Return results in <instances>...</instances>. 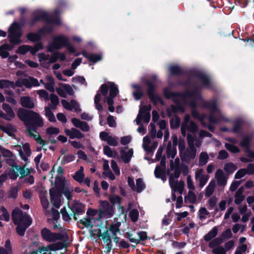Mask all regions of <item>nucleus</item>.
Here are the masks:
<instances>
[{
  "mask_svg": "<svg viewBox=\"0 0 254 254\" xmlns=\"http://www.w3.org/2000/svg\"><path fill=\"white\" fill-rule=\"evenodd\" d=\"M17 115L20 121L23 122L26 127L34 132H37L39 127L44 125V121L40 115L31 110L20 108L18 109Z\"/></svg>",
  "mask_w": 254,
  "mask_h": 254,
  "instance_id": "obj_1",
  "label": "nucleus"
},
{
  "mask_svg": "<svg viewBox=\"0 0 254 254\" xmlns=\"http://www.w3.org/2000/svg\"><path fill=\"white\" fill-rule=\"evenodd\" d=\"M11 218L13 223L16 225L15 230L17 235L24 236L26 229L32 223L31 217L26 213H23L20 208L15 207L12 211Z\"/></svg>",
  "mask_w": 254,
  "mask_h": 254,
  "instance_id": "obj_2",
  "label": "nucleus"
},
{
  "mask_svg": "<svg viewBox=\"0 0 254 254\" xmlns=\"http://www.w3.org/2000/svg\"><path fill=\"white\" fill-rule=\"evenodd\" d=\"M26 23L25 17L24 16H21L19 22L14 21L11 24L8 30L7 36L10 44L19 45L21 43V38L23 34L22 28L25 26Z\"/></svg>",
  "mask_w": 254,
  "mask_h": 254,
  "instance_id": "obj_3",
  "label": "nucleus"
},
{
  "mask_svg": "<svg viewBox=\"0 0 254 254\" xmlns=\"http://www.w3.org/2000/svg\"><path fill=\"white\" fill-rule=\"evenodd\" d=\"M156 76L151 77L152 80L145 79L143 82L147 85V94L154 106L160 103L161 105L164 104V102L161 97L156 93V87L154 84L156 79Z\"/></svg>",
  "mask_w": 254,
  "mask_h": 254,
  "instance_id": "obj_4",
  "label": "nucleus"
},
{
  "mask_svg": "<svg viewBox=\"0 0 254 254\" xmlns=\"http://www.w3.org/2000/svg\"><path fill=\"white\" fill-rule=\"evenodd\" d=\"M99 203V215L107 218L112 217L114 213V206L111 205L107 200H100Z\"/></svg>",
  "mask_w": 254,
  "mask_h": 254,
  "instance_id": "obj_5",
  "label": "nucleus"
},
{
  "mask_svg": "<svg viewBox=\"0 0 254 254\" xmlns=\"http://www.w3.org/2000/svg\"><path fill=\"white\" fill-rule=\"evenodd\" d=\"M72 213L71 215L75 221L77 220L78 217L83 214L85 211V205L78 200H74L69 205Z\"/></svg>",
  "mask_w": 254,
  "mask_h": 254,
  "instance_id": "obj_6",
  "label": "nucleus"
},
{
  "mask_svg": "<svg viewBox=\"0 0 254 254\" xmlns=\"http://www.w3.org/2000/svg\"><path fill=\"white\" fill-rule=\"evenodd\" d=\"M196 149L194 146L187 148L186 151L180 154L183 162L189 163L191 160H193L196 156Z\"/></svg>",
  "mask_w": 254,
  "mask_h": 254,
  "instance_id": "obj_7",
  "label": "nucleus"
},
{
  "mask_svg": "<svg viewBox=\"0 0 254 254\" xmlns=\"http://www.w3.org/2000/svg\"><path fill=\"white\" fill-rule=\"evenodd\" d=\"M1 107L6 114L0 110V117L7 121H11L15 117V114L12 108L9 104L5 103H2Z\"/></svg>",
  "mask_w": 254,
  "mask_h": 254,
  "instance_id": "obj_8",
  "label": "nucleus"
},
{
  "mask_svg": "<svg viewBox=\"0 0 254 254\" xmlns=\"http://www.w3.org/2000/svg\"><path fill=\"white\" fill-rule=\"evenodd\" d=\"M33 17L29 21V25L32 27L34 26L36 23L41 20H43L46 21L48 18V13L46 12L43 11H39L35 12L32 13Z\"/></svg>",
  "mask_w": 254,
  "mask_h": 254,
  "instance_id": "obj_9",
  "label": "nucleus"
},
{
  "mask_svg": "<svg viewBox=\"0 0 254 254\" xmlns=\"http://www.w3.org/2000/svg\"><path fill=\"white\" fill-rule=\"evenodd\" d=\"M56 39L59 42V45L63 47H66L68 52L70 53H74L75 52V49L73 46L69 43V38L62 35H59L56 37Z\"/></svg>",
  "mask_w": 254,
  "mask_h": 254,
  "instance_id": "obj_10",
  "label": "nucleus"
},
{
  "mask_svg": "<svg viewBox=\"0 0 254 254\" xmlns=\"http://www.w3.org/2000/svg\"><path fill=\"white\" fill-rule=\"evenodd\" d=\"M192 76L199 79L202 83L204 87L210 88L211 83L209 77L201 72H196L192 74Z\"/></svg>",
  "mask_w": 254,
  "mask_h": 254,
  "instance_id": "obj_11",
  "label": "nucleus"
},
{
  "mask_svg": "<svg viewBox=\"0 0 254 254\" xmlns=\"http://www.w3.org/2000/svg\"><path fill=\"white\" fill-rule=\"evenodd\" d=\"M163 94L167 99H170L173 97V101L175 103H178V98H182L183 99V93L170 91L167 88H165L163 90Z\"/></svg>",
  "mask_w": 254,
  "mask_h": 254,
  "instance_id": "obj_12",
  "label": "nucleus"
},
{
  "mask_svg": "<svg viewBox=\"0 0 254 254\" xmlns=\"http://www.w3.org/2000/svg\"><path fill=\"white\" fill-rule=\"evenodd\" d=\"M199 87L197 85L195 86L192 91H186L183 93V99L187 98H194L195 99H200L201 96L199 92Z\"/></svg>",
  "mask_w": 254,
  "mask_h": 254,
  "instance_id": "obj_13",
  "label": "nucleus"
},
{
  "mask_svg": "<svg viewBox=\"0 0 254 254\" xmlns=\"http://www.w3.org/2000/svg\"><path fill=\"white\" fill-rule=\"evenodd\" d=\"M64 132L67 136L72 139L75 138L78 139H81L84 137V135L81 133L78 129L72 127L70 129L65 128L64 129Z\"/></svg>",
  "mask_w": 254,
  "mask_h": 254,
  "instance_id": "obj_14",
  "label": "nucleus"
},
{
  "mask_svg": "<svg viewBox=\"0 0 254 254\" xmlns=\"http://www.w3.org/2000/svg\"><path fill=\"white\" fill-rule=\"evenodd\" d=\"M20 104L22 107L24 108V109L26 108V109H28L30 110L35 107L33 101L30 97L28 96H21L20 98Z\"/></svg>",
  "mask_w": 254,
  "mask_h": 254,
  "instance_id": "obj_15",
  "label": "nucleus"
},
{
  "mask_svg": "<svg viewBox=\"0 0 254 254\" xmlns=\"http://www.w3.org/2000/svg\"><path fill=\"white\" fill-rule=\"evenodd\" d=\"M0 129L6 133L8 136L14 137L15 134L14 132L17 131L16 127L10 123H7L6 127L0 125Z\"/></svg>",
  "mask_w": 254,
  "mask_h": 254,
  "instance_id": "obj_16",
  "label": "nucleus"
},
{
  "mask_svg": "<svg viewBox=\"0 0 254 254\" xmlns=\"http://www.w3.org/2000/svg\"><path fill=\"white\" fill-rule=\"evenodd\" d=\"M82 56L87 58L89 62L94 64L100 61L102 59V56L99 54H88L86 51H84L81 52Z\"/></svg>",
  "mask_w": 254,
  "mask_h": 254,
  "instance_id": "obj_17",
  "label": "nucleus"
},
{
  "mask_svg": "<svg viewBox=\"0 0 254 254\" xmlns=\"http://www.w3.org/2000/svg\"><path fill=\"white\" fill-rule=\"evenodd\" d=\"M108 84H109V96L107 99L114 100V98H115L119 93L118 85L113 82H108Z\"/></svg>",
  "mask_w": 254,
  "mask_h": 254,
  "instance_id": "obj_18",
  "label": "nucleus"
},
{
  "mask_svg": "<svg viewBox=\"0 0 254 254\" xmlns=\"http://www.w3.org/2000/svg\"><path fill=\"white\" fill-rule=\"evenodd\" d=\"M15 86L17 87H21V85L19 83L18 81L15 82V84L14 81H9L7 79H2L0 80V88L3 89L4 88H8L11 87L13 89H14Z\"/></svg>",
  "mask_w": 254,
  "mask_h": 254,
  "instance_id": "obj_19",
  "label": "nucleus"
},
{
  "mask_svg": "<svg viewBox=\"0 0 254 254\" xmlns=\"http://www.w3.org/2000/svg\"><path fill=\"white\" fill-rule=\"evenodd\" d=\"M79 224H82L86 228L89 227L92 228L93 226V224L92 222V218L89 216H86L82 219H80L79 221H78L77 222V225L78 228L81 229H83V227H80Z\"/></svg>",
  "mask_w": 254,
  "mask_h": 254,
  "instance_id": "obj_20",
  "label": "nucleus"
},
{
  "mask_svg": "<svg viewBox=\"0 0 254 254\" xmlns=\"http://www.w3.org/2000/svg\"><path fill=\"white\" fill-rule=\"evenodd\" d=\"M170 74L173 76L185 75L186 72L178 65H171L169 67Z\"/></svg>",
  "mask_w": 254,
  "mask_h": 254,
  "instance_id": "obj_21",
  "label": "nucleus"
},
{
  "mask_svg": "<svg viewBox=\"0 0 254 254\" xmlns=\"http://www.w3.org/2000/svg\"><path fill=\"white\" fill-rule=\"evenodd\" d=\"M23 84L28 88H31L32 86H39L40 84L37 79L30 76L28 79L24 78L23 80Z\"/></svg>",
  "mask_w": 254,
  "mask_h": 254,
  "instance_id": "obj_22",
  "label": "nucleus"
},
{
  "mask_svg": "<svg viewBox=\"0 0 254 254\" xmlns=\"http://www.w3.org/2000/svg\"><path fill=\"white\" fill-rule=\"evenodd\" d=\"M121 158L124 162L126 164L128 163L133 155V151L132 148L129 149L128 152H126L124 149L120 151Z\"/></svg>",
  "mask_w": 254,
  "mask_h": 254,
  "instance_id": "obj_23",
  "label": "nucleus"
},
{
  "mask_svg": "<svg viewBox=\"0 0 254 254\" xmlns=\"http://www.w3.org/2000/svg\"><path fill=\"white\" fill-rule=\"evenodd\" d=\"M125 236L130 242L135 243L136 245L139 244L137 239L138 236H137V232L135 230H132L131 232H126Z\"/></svg>",
  "mask_w": 254,
  "mask_h": 254,
  "instance_id": "obj_24",
  "label": "nucleus"
},
{
  "mask_svg": "<svg viewBox=\"0 0 254 254\" xmlns=\"http://www.w3.org/2000/svg\"><path fill=\"white\" fill-rule=\"evenodd\" d=\"M216 178L219 186H225L227 183V179L221 169H218L216 173Z\"/></svg>",
  "mask_w": 254,
  "mask_h": 254,
  "instance_id": "obj_25",
  "label": "nucleus"
},
{
  "mask_svg": "<svg viewBox=\"0 0 254 254\" xmlns=\"http://www.w3.org/2000/svg\"><path fill=\"white\" fill-rule=\"evenodd\" d=\"M41 234L42 238L48 242H52L53 233L47 228L41 230Z\"/></svg>",
  "mask_w": 254,
  "mask_h": 254,
  "instance_id": "obj_26",
  "label": "nucleus"
},
{
  "mask_svg": "<svg viewBox=\"0 0 254 254\" xmlns=\"http://www.w3.org/2000/svg\"><path fill=\"white\" fill-rule=\"evenodd\" d=\"M84 177V168L82 166H81L80 169L75 172L72 177L75 181L81 184L83 182Z\"/></svg>",
  "mask_w": 254,
  "mask_h": 254,
  "instance_id": "obj_27",
  "label": "nucleus"
},
{
  "mask_svg": "<svg viewBox=\"0 0 254 254\" xmlns=\"http://www.w3.org/2000/svg\"><path fill=\"white\" fill-rule=\"evenodd\" d=\"M173 170H174V174H170L169 179V182L170 186H172V183H175V179H178L181 174V168H173Z\"/></svg>",
  "mask_w": 254,
  "mask_h": 254,
  "instance_id": "obj_28",
  "label": "nucleus"
},
{
  "mask_svg": "<svg viewBox=\"0 0 254 254\" xmlns=\"http://www.w3.org/2000/svg\"><path fill=\"white\" fill-rule=\"evenodd\" d=\"M218 228L214 226L208 233L204 236V240L206 242H209L214 238L218 234Z\"/></svg>",
  "mask_w": 254,
  "mask_h": 254,
  "instance_id": "obj_29",
  "label": "nucleus"
},
{
  "mask_svg": "<svg viewBox=\"0 0 254 254\" xmlns=\"http://www.w3.org/2000/svg\"><path fill=\"white\" fill-rule=\"evenodd\" d=\"M252 141V137L247 135L244 136L242 140L240 141V145L243 147L245 148L246 150H249L251 147V142Z\"/></svg>",
  "mask_w": 254,
  "mask_h": 254,
  "instance_id": "obj_30",
  "label": "nucleus"
},
{
  "mask_svg": "<svg viewBox=\"0 0 254 254\" xmlns=\"http://www.w3.org/2000/svg\"><path fill=\"white\" fill-rule=\"evenodd\" d=\"M13 167H15V169L19 172L21 175V176L19 177L20 179H21L25 176L29 175L30 173V171L26 172L25 166H21L18 165L15 162L13 164Z\"/></svg>",
  "mask_w": 254,
  "mask_h": 254,
  "instance_id": "obj_31",
  "label": "nucleus"
},
{
  "mask_svg": "<svg viewBox=\"0 0 254 254\" xmlns=\"http://www.w3.org/2000/svg\"><path fill=\"white\" fill-rule=\"evenodd\" d=\"M154 175L156 178L161 179L163 181L166 180L165 175V170L157 166L154 170Z\"/></svg>",
  "mask_w": 254,
  "mask_h": 254,
  "instance_id": "obj_32",
  "label": "nucleus"
},
{
  "mask_svg": "<svg viewBox=\"0 0 254 254\" xmlns=\"http://www.w3.org/2000/svg\"><path fill=\"white\" fill-rule=\"evenodd\" d=\"M215 187V181L211 180L205 189V195L206 197H210L213 194Z\"/></svg>",
  "mask_w": 254,
  "mask_h": 254,
  "instance_id": "obj_33",
  "label": "nucleus"
},
{
  "mask_svg": "<svg viewBox=\"0 0 254 254\" xmlns=\"http://www.w3.org/2000/svg\"><path fill=\"white\" fill-rule=\"evenodd\" d=\"M58 36H54L53 37V43L51 45H49L47 50L49 52L52 53L54 50H59L61 48V46L59 45V42L56 39Z\"/></svg>",
  "mask_w": 254,
  "mask_h": 254,
  "instance_id": "obj_34",
  "label": "nucleus"
},
{
  "mask_svg": "<svg viewBox=\"0 0 254 254\" xmlns=\"http://www.w3.org/2000/svg\"><path fill=\"white\" fill-rule=\"evenodd\" d=\"M26 38L29 41L32 42L39 41L41 39V35H40L38 32L37 33L30 32L28 33L26 35Z\"/></svg>",
  "mask_w": 254,
  "mask_h": 254,
  "instance_id": "obj_35",
  "label": "nucleus"
},
{
  "mask_svg": "<svg viewBox=\"0 0 254 254\" xmlns=\"http://www.w3.org/2000/svg\"><path fill=\"white\" fill-rule=\"evenodd\" d=\"M68 239L69 237L66 233L65 234H63L60 233H53L52 242H56L57 240L68 241Z\"/></svg>",
  "mask_w": 254,
  "mask_h": 254,
  "instance_id": "obj_36",
  "label": "nucleus"
},
{
  "mask_svg": "<svg viewBox=\"0 0 254 254\" xmlns=\"http://www.w3.org/2000/svg\"><path fill=\"white\" fill-rule=\"evenodd\" d=\"M51 199H54V197H61L62 196V190L56 187L51 188L49 190Z\"/></svg>",
  "mask_w": 254,
  "mask_h": 254,
  "instance_id": "obj_37",
  "label": "nucleus"
},
{
  "mask_svg": "<svg viewBox=\"0 0 254 254\" xmlns=\"http://www.w3.org/2000/svg\"><path fill=\"white\" fill-rule=\"evenodd\" d=\"M56 188L58 189L59 190H61L62 191L63 190L65 189L66 188L65 187V180L64 179H63L62 178L57 177L56 178L55 180V186Z\"/></svg>",
  "mask_w": 254,
  "mask_h": 254,
  "instance_id": "obj_38",
  "label": "nucleus"
},
{
  "mask_svg": "<svg viewBox=\"0 0 254 254\" xmlns=\"http://www.w3.org/2000/svg\"><path fill=\"white\" fill-rule=\"evenodd\" d=\"M167 155L168 157H171L174 159L177 154V149L176 147L171 148V142H169L167 147Z\"/></svg>",
  "mask_w": 254,
  "mask_h": 254,
  "instance_id": "obj_39",
  "label": "nucleus"
},
{
  "mask_svg": "<svg viewBox=\"0 0 254 254\" xmlns=\"http://www.w3.org/2000/svg\"><path fill=\"white\" fill-rule=\"evenodd\" d=\"M223 242V240L219 237L210 241L208 246L210 248L214 249L216 247L220 246V245Z\"/></svg>",
  "mask_w": 254,
  "mask_h": 254,
  "instance_id": "obj_40",
  "label": "nucleus"
},
{
  "mask_svg": "<svg viewBox=\"0 0 254 254\" xmlns=\"http://www.w3.org/2000/svg\"><path fill=\"white\" fill-rule=\"evenodd\" d=\"M209 159V156L206 152H202L199 158V166H203L206 164Z\"/></svg>",
  "mask_w": 254,
  "mask_h": 254,
  "instance_id": "obj_41",
  "label": "nucleus"
},
{
  "mask_svg": "<svg viewBox=\"0 0 254 254\" xmlns=\"http://www.w3.org/2000/svg\"><path fill=\"white\" fill-rule=\"evenodd\" d=\"M175 119H172L170 121V127L172 129L177 128L180 126V118L177 115H174Z\"/></svg>",
  "mask_w": 254,
  "mask_h": 254,
  "instance_id": "obj_42",
  "label": "nucleus"
},
{
  "mask_svg": "<svg viewBox=\"0 0 254 254\" xmlns=\"http://www.w3.org/2000/svg\"><path fill=\"white\" fill-rule=\"evenodd\" d=\"M203 107L209 109L211 113L214 112L217 109V103L216 101H210L206 102L203 104Z\"/></svg>",
  "mask_w": 254,
  "mask_h": 254,
  "instance_id": "obj_43",
  "label": "nucleus"
},
{
  "mask_svg": "<svg viewBox=\"0 0 254 254\" xmlns=\"http://www.w3.org/2000/svg\"><path fill=\"white\" fill-rule=\"evenodd\" d=\"M224 169L227 173L230 174L233 173L237 169V167L233 163L229 162L224 165Z\"/></svg>",
  "mask_w": 254,
  "mask_h": 254,
  "instance_id": "obj_44",
  "label": "nucleus"
},
{
  "mask_svg": "<svg viewBox=\"0 0 254 254\" xmlns=\"http://www.w3.org/2000/svg\"><path fill=\"white\" fill-rule=\"evenodd\" d=\"M53 31V28L52 26H44L40 29H39L38 31V33H39L40 35H41V37L42 36H45L47 34H51Z\"/></svg>",
  "mask_w": 254,
  "mask_h": 254,
  "instance_id": "obj_45",
  "label": "nucleus"
},
{
  "mask_svg": "<svg viewBox=\"0 0 254 254\" xmlns=\"http://www.w3.org/2000/svg\"><path fill=\"white\" fill-rule=\"evenodd\" d=\"M50 100L52 103L51 109H55L57 106L59 104L58 96L54 93H51L50 94Z\"/></svg>",
  "mask_w": 254,
  "mask_h": 254,
  "instance_id": "obj_46",
  "label": "nucleus"
},
{
  "mask_svg": "<svg viewBox=\"0 0 254 254\" xmlns=\"http://www.w3.org/2000/svg\"><path fill=\"white\" fill-rule=\"evenodd\" d=\"M187 200L191 203H194L196 200V196L194 192L191 190H189L187 196L185 197V201L187 202Z\"/></svg>",
  "mask_w": 254,
  "mask_h": 254,
  "instance_id": "obj_47",
  "label": "nucleus"
},
{
  "mask_svg": "<svg viewBox=\"0 0 254 254\" xmlns=\"http://www.w3.org/2000/svg\"><path fill=\"white\" fill-rule=\"evenodd\" d=\"M45 110L46 112V116L47 117L48 120L51 122H56V119L51 110L49 108L46 107Z\"/></svg>",
  "mask_w": 254,
  "mask_h": 254,
  "instance_id": "obj_48",
  "label": "nucleus"
},
{
  "mask_svg": "<svg viewBox=\"0 0 254 254\" xmlns=\"http://www.w3.org/2000/svg\"><path fill=\"white\" fill-rule=\"evenodd\" d=\"M120 225L121 224L119 222L110 225L109 231L112 233L113 236H116L117 235V233L119 232Z\"/></svg>",
  "mask_w": 254,
  "mask_h": 254,
  "instance_id": "obj_49",
  "label": "nucleus"
},
{
  "mask_svg": "<svg viewBox=\"0 0 254 254\" xmlns=\"http://www.w3.org/2000/svg\"><path fill=\"white\" fill-rule=\"evenodd\" d=\"M59 85L64 88L65 92L70 96H73L74 92L71 86L68 84H64L61 83Z\"/></svg>",
  "mask_w": 254,
  "mask_h": 254,
  "instance_id": "obj_50",
  "label": "nucleus"
},
{
  "mask_svg": "<svg viewBox=\"0 0 254 254\" xmlns=\"http://www.w3.org/2000/svg\"><path fill=\"white\" fill-rule=\"evenodd\" d=\"M136 191L138 193L141 192L145 188V185L143 182L142 179L138 178L136 180Z\"/></svg>",
  "mask_w": 254,
  "mask_h": 254,
  "instance_id": "obj_51",
  "label": "nucleus"
},
{
  "mask_svg": "<svg viewBox=\"0 0 254 254\" xmlns=\"http://www.w3.org/2000/svg\"><path fill=\"white\" fill-rule=\"evenodd\" d=\"M31 48V46L27 45H23L20 46L16 52L17 54L21 55H25L29 51V49Z\"/></svg>",
  "mask_w": 254,
  "mask_h": 254,
  "instance_id": "obj_52",
  "label": "nucleus"
},
{
  "mask_svg": "<svg viewBox=\"0 0 254 254\" xmlns=\"http://www.w3.org/2000/svg\"><path fill=\"white\" fill-rule=\"evenodd\" d=\"M43 48V46L42 43L41 42H39L35 44L34 47L31 46L29 52H30L32 55H35L39 50H42Z\"/></svg>",
  "mask_w": 254,
  "mask_h": 254,
  "instance_id": "obj_53",
  "label": "nucleus"
},
{
  "mask_svg": "<svg viewBox=\"0 0 254 254\" xmlns=\"http://www.w3.org/2000/svg\"><path fill=\"white\" fill-rule=\"evenodd\" d=\"M109 199L112 204V205H113L114 207L117 203L120 204L122 200L121 197L117 195H113L110 196L109 197Z\"/></svg>",
  "mask_w": 254,
  "mask_h": 254,
  "instance_id": "obj_54",
  "label": "nucleus"
},
{
  "mask_svg": "<svg viewBox=\"0 0 254 254\" xmlns=\"http://www.w3.org/2000/svg\"><path fill=\"white\" fill-rule=\"evenodd\" d=\"M75 155L74 154H68L67 155H64L61 161L62 165H64L66 163H68L74 160L75 159Z\"/></svg>",
  "mask_w": 254,
  "mask_h": 254,
  "instance_id": "obj_55",
  "label": "nucleus"
},
{
  "mask_svg": "<svg viewBox=\"0 0 254 254\" xmlns=\"http://www.w3.org/2000/svg\"><path fill=\"white\" fill-rule=\"evenodd\" d=\"M184 182L183 181H180V182L175 181V183H172V186H170L173 191L174 192L177 191V190L181 189V188H184Z\"/></svg>",
  "mask_w": 254,
  "mask_h": 254,
  "instance_id": "obj_56",
  "label": "nucleus"
},
{
  "mask_svg": "<svg viewBox=\"0 0 254 254\" xmlns=\"http://www.w3.org/2000/svg\"><path fill=\"white\" fill-rule=\"evenodd\" d=\"M241 121L239 119L235 120L233 123L232 132L235 133H238L241 128Z\"/></svg>",
  "mask_w": 254,
  "mask_h": 254,
  "instance_id": "obj_57",
  "label": "nucleus"
},
{
  "mask_svg": "<svg viewBox=\"0 0 254 254\" xmlns=\"http://www.w3.org/2000/svg\"><path fill=\"white\" fill-rule=\"evenodd\" d=\"M19 189L17 187H13L10 188L8 193V198L15 199L17 197Z\"/></svg>",
  "mask_w": 254,
  "mask_h": 254,
  "instance_id": "obj_58",
  "label": "nucleus"
},
{
  "mask_svg": "<svg viewBox=\"0 0 254 254\" xmlns=\"http://www.w3.org/2000/svg\"><path fill=\"white\" fill-rule=\"evenodd\" d=\"M186 127L189 131L192 133H195L198 130V126L193 121H190Z\"/></svg>",
  "mask_w": 254,
  "mask_h": 254,
  "instance_id": "obj_59",
  "label": "nucleus"
},
{
  "mask_svg": "<svg viewBox=\"0 0 254 254\" xmlns=\"http://www.w3.org/2000/svg\"><path fill=\"white\" fill-rule=\"evenodd\" d=\"M15 170H16L15 167H13V164H12L11 168L9 170L8 175L9 178L12 180H15L18 177V172Z\"/></svg>",
  "mask_w": 254,
  "mask_h": 254,
  "instance_id": "obj_60",
  "label": "nucleus"
},
{
  "mask_svg": "<svg viewBox=\"0 0 254 254\" xmlns=\"http://www.w3.org/2000/svg\"><path fill=\"white\" fill-rule=\"evenodd\" d=\"M225 146L228 150L233 153H239L240 151V149L237 146L231 144L226 143Z\"/></svg>",
  "mask_w": 254,
  "mask_h": 254,
  "instance_id": "obj_61",
  "label": "nucleus"
},
{
  "mask_svg": "<svg viewBox=\"0 0 254 254\" xmlns=\"http://www.w3.org/2000/svg\"><path fill=\"white\" fill-rule=\"evenodd\" d=\"M138 211L136 209H132L129 213L130 218L133 222H135L136 221H137L138 218Z\"/></svg>",
  "mask_w": 254,
  "mask_h": 254,
  "instance_id": "obj_62",
  "label": "nucleus"
},
{
  "mask_svg": "<svg viewBox=\"0 0 254 254\" xmlns=\"http://www.w3.org/2000/svg\"><path fill=\"white\" fill-rule=\"evenodd\" d=\"M0 151L3 157L11 159L13 156V154L11 151L1 146H0Z\"/></svg>",
  "mask_w": 254,
  "mask_h": 254,
  "instance_id": "obj_63",
  "label": "nucleus"
},
{
  "mask_svg": "<svg viewBox=\"0 0 254 254\" xmlns=\"http://www.w3.org/2000/svg\"><path fill=\"white\" fill-rule=\"evenodd\" d=\"M61 213L62 215L63 219L65 221H69V220H71V213L69 214L66 209V208L65 207L62 208L61 210Z\"/></svg>",
  "mask_w": 254,
  "mask_h": 254,
  "instance_id": "obj_64",
  "label": "nucleus"
}]
</instances>
